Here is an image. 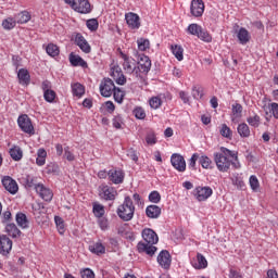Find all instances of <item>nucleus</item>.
<instances>
[{"label": "nucleus", "mask_w": 278, "mask_h": 278, "mask_svg": "<svg viewBox=\"0 0 278 278\" xmlns=\"http://www.w3.org/2000/svg\"><path fill=\"white\" fill-rule=\"evenodd\" d=\"M132 112L139 121H144V118H147V113L144 112V109L140 106H137Z\"/></svg>", "instance_id": "nucleus-46"}, {"label": "nucleus", "mask_w": 278, "mask_h": 278, "mask_svg": "<svg viewBox=\"0 0 278 278\" xmlns=\"http://www.w3.org/2000/svg\"><path fill=\"white\" fill-rule=\"evenodd\" d=\"M70 62L72 66H81L83 68H86L88 66V63H86L81 56L74 54L73 52L70 54Z\"/></svg>", "instance_id": "nucleus-25"}, {"label": "nucleus", "mask_w": 278, "mask_h": 278, "mask_svg": "<svg viewBox=\"0 0 278 278\" xmlns=\"http://www.w3.org/2000/svg\"><path fill=\"white\" fill-rule=\"evenodd\" d=\"M113 97L116 103H123L125 99V91L121 90V88L115 87V90H113Z\"/></svg>", "instance_id": "nucleus-36"}, {"label": "nucleus", "mask_w": 278, "mask_h": 278, "mask_svg": "<svg viewBox=\"0 0 278 278\" xmlns=\"http://www.w3.org/2000/svg\"><path fill=\"white\" fill-rule=\"evenodd\" d=\"M172 53L175 55L176 60L178 62H181L184 60V48L179 45L172 46Z\"/></svg>", "instance_id": "nucleus-31"}, {"label": "nucleus", "mask_w": 278, "mask_h": 278, "mask_svg": "<svg viewBox=\"0 0 278 278\" xmlns=\"http://www.w3.org/2000/svg\"><path fill=\"white\" fill-rule=\"evenodd\" d=\"M151 71V59L147 55H141L140 60L138 61V66L136 67L135 75H138L139 73H149Z\"/></svg>", "instance_id": "nucleus-8"}, {"label": "nucleus", "mask_w": 278, "mask_h": 278, "mask_svg": "<svg viewBox=\"0 0 278 278\" xmlns=\"http://www.w3.org/2000/svg\"><path fill=\"white\" fill-rule=\"evenodd\" d=\"M150 106L152 110H157L159 108L162 106V99L160 97H153L150 99Z\"/></svg>", "instance_id": "nucleus-50"}, {"label": "nucleus", "mask_w": 278, "mask_h": 278, "mask_svg": "<svg viewBox=\"0 0 278 278\" xmlns=\"http://www.w3.org/2000/svg\"><path fill=\"white\" fill-rule=\"evenodd\" d=\"M46 51L50 58H58V55H60V48L53 43H49L46 48Z\"/></svg>", "instance_id": "nucleus-33"}, {"label": "nucleus", "mask_w": 278, "mask_h": 278, "mask_svg": "<svg viewBox=\"0 0 278 278\" xmlns=\"http://www.w3.org/2000/svg\"><path fill=\"white\" fill-rule=\"evenodd\" d=\"M73 10L79 14H90V12H92V7L88 0H75Z\"/></svg>", "instance_id": "nucleus-7"}, {"label": "nucleus", "mask_w": 278, "mask_h": 278, "mask_svg": "<svg viewBox=\"0 0 278 278\" xmlns=\"http://www.w3.org/2000/svg\"><path fill=\"white\" fill-rule=\"evenodd\" d=\"M12 222V212L10 211H4L2 213V216H1V223L3 225H8V223H11Z\"/></svg>", "instance_id": "nucleus-52"}, {"label": "nucleus", "mask_w": 278, "mask_h": 278, "mask_svg": "<svg viewBox=\"0 0 278 278\" xmlns=\"http://www.w3.org/2000/svg\"><path fill=\"white\" fill-rule=\"evenodd\" d=\"M75 45L79 47L80 51L83 53H90L92 51V48L90 47V43H88V40L81 35V33H77L74 40Z\"/></svg>", "instance_id": "nucleus-12"}, {"label": "nucleus", "mask_w": 278, "mask_h": 278, "mask_svg": "<svg viewBox=\"0 0 278 278\" xmlns=\"http://www.w3.org/2000/svg\"><path fill=\"white\" fill-rule=\"evenodd\" d=\"M214 162L219 173H227V170H229V168L231 167V164L232 166H235V168H240V163L231 162L229 157L225 156V154L215 153Z\"/></svg>", "instance_id": "nucleus-3"}, {"label": "nucleus", "mask_w": 278, "mask_h": 278, "mask_svg": "<svg viewBox=\"0 0 278 278\" xmlns=\"http://www.w3.org/2000/svg\"><path fill=\"white\" fill-rule=\"evenodd\" d=\"M122 123H123V119L121 118V116H115L113 118V127H115V129H121Z\"/></svg>", "instance_id": "nucleus-62"}, {"label": "nucleus", "mask_w": 278, "mask_h": 278, "mask_svg": "<svg viewBox=\"0 0 278 278\" xmlns=\"http://www.w3.org/2000/svg\"><path fill=\"white\" fill-rule=\"evenodd\" d=\"M237 37L241 45H247V42L251 40V36L249 35V30H247V28H240Z\"/></svg>", "instance_id": "nucleus-29"}, {"label": "nucleus", "mask_w": 278, "mask_h": 278, "mask_svg": "<svg viewBox=\"0 0 278 278\" xmlns=\"http://www.w3.org/2000/svg\"><path fill=\"white\" fill-rule=\"evenodd\" d=\"M139 51H147L151 45L149 39L141 38L137 41Z\"/></svg>", "instance_id": "nucleus-42"}, {"label": "nucleus", "mask_w": 278, "mask_h": 278, "mask_svg": "<svg viewBox=\"0 0 278 278\" xmlns=\"http://www.w3.org/2000/svg\"><path fill=\"white\" fill-rule=\"evenodd\" d=\"M190 12L195 18L203 16V12H205V3H203V0H192Z\"/></svg>", "instance_id": "nucleus-9"}, {"label": "nucleus", "mask_w": 278, "mask_h": 278, "mask_svg": "<svg viewBox=\"0 0 278 278\" xmlns=\"http://www.w3.org/2000/svg\"><path fill=\"white\" fill-rule=\"evenodd\" d=\"M188 34L191 36H199V31H201V25L199 24H190L187 28Z\"/></svg>", "instance_id": "nucleus-43"}, {"label": "nucleus", "mask_w": 278, "mask_h": 278, "mask_svg": "<svg viewBox=\"0 0 278 278\" xmlns=\"http://www.w3.org/2000/svg\"><path fill=\"white\" fill-rule=\"evenodd\" d=\"M108 175L110 181L115 185L123 184L125 180V173L123 170L111 169L108 172Z\"/></svg>", "instance_id": "nucleus-19"}, {"label": "nucleus", "mask_w": 278, "mask_h": 278, "mask_svg": "<svg viewBox=\"0 0 278 278\" xmlns=\"http://www.w3.org/2000/svg\"><path fill=\"white\" fill-rule=\"evenodd\" d=\"M10 155L14 162H21L23 160V150L21 147H13L10 149Z\"/></svg>", "instance_id": "nucleus-28"}, {"label": "nucleus", "mask_w": 278, "mask_h": 278, "mask_svg": "<svg viewBox=\"0 0 278 278\" xmlns=\"http://www.w3.org/2000/svg\"><path fill=\"white\" fill-rule=\"evenodd\" d=\"M157 262L162 268H164L165 270H168L173 262L170 257V253L167 250H162L157 255Z\"/></svg>", "instance_id": "nucleus-11"}, {"label": "nucleus", "mask_w": 278, "mask_h": 278, "mask_svg": "<svg viewBox=\"0 0 278 278\" xmlns=\"http://www.w3.org/2000/svg\"><path fill=\"white\" fill-rule=\"evenodd\" d=\"M15 21H16V23H20V25L29 23V21H31V14H29V12H27V11H23L16 15Z\"/></svg>", "instance_id": "nucleus-30"}, {"label": "nucleus", "mask_w": 278, "mask_h": 278, "mask_svg": "<svg viewBox=\"0 0 278 278\" xmlns=\"http://www.w3.org/2000/svg\"><path fill=\"white\" fill-rule=\"evenodd\" d=\"M64 157H65V160H67V162H75V154H73V152H71L70 147L64 148Z\"/></svg>", "instance_id": "nucleus-53"}, {"label": "nucleus", "mask_w": 278, "mask_h": 278, "mask_svg": "<svg viewBox=\"0 0 278 278\" xmlns=\"http://www.w3.org/2000/svg\"><path fill=\"white\" fill-rule=\"evenodd\" d=\"M232 114L235 116H240V114H242V104L240 103L232 104Z\"/></svg>", "instance_id": "nucleus-59"}, {"label": "nucleus", "mask_w": 278, "mask_h": 278, "mask_svg": "<svg viewBox=\"0 0 278 278\" xmlns=\"http://www.w3.org/2000/svg\"><path fill=\"white\" fill-rule=\"evenodd\" d=\"M197 261L198 263H192L193 268H195L197 270H203V268H207V260L205 258V256H203V254L198 253Z\"/></svg>", "instance_id": "nucleus-24"}, {"label": "nucleus", "mask_w": 278, "mask_h": 278, "mask_svg": "<svg viewBox=\"0 0 278 278\" xmlns=\"http://www.w3.org/2000/svg\"><path fill=\"white\" fill-rule=\"evenodd\" d=\"M219 155H224V157H233L236 154L225 147L220 148V152H217Z\"/></svg>", "instance_id": "nucleus-54"}, {"label": "nucleus", "mask_w": 278, "mask_h": 278, "mask_svg": "<svg viewBox=\"0 0 278 278\" xmlns=\"http://www.w3.org/2000/svg\"><path fill=\"white\" fill-rule=\"evenodd\" d=\"M12 251V241L5 235H0V253L1 255H10Z\"/></svg>", "instance_id": "nucleus-16"}, {"label": "nucleus", "mask_w": 278, "mask_h": 278, "mask_svg": "<svg viewBox=\"0 0 278 278\" xmlns=\"http://www.w3.org/2000/svg\"><path fill=\"white\" fill-rule=\"evenodd\" d=\"M116 89L114 81L110 78H104V80L100 84V94L103 97H112V93Z\"/></svg>", "instance_id": "nucleus-5"}, {"label": "nucleus", "mask_w": 278, "mask_h": 278, "mask_svg": "<svg viewBox=\"0 0 278 278\" xmlns=\"http://www.w3.org/2000/svg\"><path fill=\"white\" fill-rule=\"evenodd\" d=\"M149 201L150 203H160V201H162V195L157 191H152L149 194Z\"/></svg>", "instance_id": "nucleus-49"}, {"label": "nucleus", "mask_w": 278, "mask_h": 278, "mask_svg": "<svg viewBox=\"0 0 278 278\" xmlns=\"http://www.w3.org/2000/svg\"><path fill=\"white\" fill-rule=\"evenodd\" d=\"M198 37L200 40H203V42H212V35H210L207 30L203 29V27L200 28Z\"/></svg>", "instance_id": "nucleus-38"}, {"label": "nucleus", "mask_w": 278, "mask_h": 278, "mask_svg": "<svg viewBox=\"0 0 278 278\" xmlns=\"http://www.w3.org/2000/svg\"><path fill=\"white\" fill-rule=\"evenodd\" d=\"M24 179H25V186L27 188H35L36 190V186H40V184L38 182V180H36L35 177L26 176Z\"/></svg>", "instance_id": "nucleus-40"}, {"label": "nucleus", "mask_w": 278, "mask_h": 278, "mask_svg": "<svg viewBox=\"0 0 278 278\" xmlns=\"http://www.w3.org/2000/svg\"><path fill=\"white\" fill-rule=\"evenodd\" d=\"M219 132H220V136H223V138H227L228 140H231V128H229L227 124L222 125Z\"/></svg>", "instance_id": "nucleus-41"}, {"label": "nucleus", "mask_w": 278, "mask_h": 278, "mask_svg": "<svg viewBox=\"0 0 278 278\" xmlns=\"http://www.w3.org/2000/svg\"><path fill=\"white\" fill-rule=\"evenodd\" d=\"M41 90H43V92H47V90H51V81L43 80L41 84Z\"/></svg>", "instance_id": "nucleus-63"}, {"label": "nucleus", "mask_w": 278, "mask_h": 278, "mask_svg": "<svg viewBox=\"0 0 278 278\" xmlns=\"http://www.w3.org/2000/svg\"><path fill=\"white\" fill-rule=\"evenodd\" d=\"M17 77L20 79V84H22L23 86H28L29 81L31 80L29 71H27L26 68H21L17 73Z\"/></svg>", "instance_id": "nucleus-21"}, {"label": "nucleus", "mask_w": 278, "mask_h": 278, "mask_svg": "<svg viewBox=\"0 0 278 278\" xmlns=\"http://www.w3.org/2000/svg\"><path fill=\"white\" fill-rule=\"evenodd\" d=\"M237 131L241 138H249L251 136V128H249V125L247 123H241L237 127Z\"/></svg>", "instance_id": "nucleus-27"}, {"label": "nucleus", "mask_w": 278, "mask_h": 278, "mask_svg": "<svg viewBox=\"0 0 278 278\" xmlns=\"http://www.w3.org/2000/svg\"><path fill=\"white\" fill-rule=\"evenodd\" d=\"M250 186L252 190H257L260 188V180H257L256 176L250 177Z\"/></svg>", "instance_id": "nucleus-56"}, {"label": "nucleus", "mask_w": 278, "mask_h": 278, "mask_svg": "<svg viewBox=\"0 0 278 278\" xmlns=\"http://www.w3.org/2000/svg\"><path fill=\"white\" fill-rule=\"evenodd\" d=\"M72 92L74 97H84V94L86 93V89L81 84L76 83L72 85Z\"/></svg>", "instance_id": "nucleus-32"}, {"label": "nucleus", "mask_w": 278, "mask_h": 278, "mask_svg": "<svg viewBox=\"0 0 278 278\" xmlns=\"http://www.w3.org/2000/svg\"><path fill=\"white\" fill-rule=\"evenodd\" d=\"M89 251L91 253H94V255H104L105 253V245L101 242H96L91 245H89Z\"/></svg>", "instance_id": "nucleus-26"}, {"label": "nucleus", "mask_w": 278, "mask_h": 278, "mask_svg": "<svg viewBox=\"0 0 278 278\" xmlns=\"http://www.w3.org/2000/svg\"><path fill=\"white\" fill-rule=\"evenodd\" d=\"M170 163H172V166H174V168L176 170H178V173H185V170H186V159H184V156L181 154H178V153L172 154Z\"/></svg>", "instance_id": "nucleus-6"}, {"label": "nucleus", "mask_w": 278, "mask_h": 278, "mask_svg": "<svg viewBox=\"0 0 278 278\" xmlns=\"http://www.w3.org/2000/svg\"><path fill=\"white\" fill-rule=\"evenodd\" d=\"M270 112L273 113L274 118H278V103L273 102L269 104Z\"/></svg>", "instance_id": "nucleus-61"}, {"label": "nucleus", "mask_w": 278, "mask_h": 278, "mask_svg": "<svg viewBox=\"0 0 278 278\" xmlns=\"http://www.w3.org/2000/svg\"><path fill=\"white\" fill-rule=\"evenodd\" d=\"M5 231H7L8 236H10L11 238H21L22 232L18 229V227H16V224H14V223L7 224Z\"/></svg>", "instance_id": "nucleus-22"}, {"label": "nucleus", "mask_w": 278, "mask_h": 278, "mask_svg": "<svg viewBox=\"0 0 278 278\" xmlns=\"http://www.w3.org/2000/svg\"><path fill=\"white\" fill-rule=\"evenodd\" d=\"M229 278H242V275L235 269H230Z\"/></svg>", "instance_id": "nucleus-64"}, {"label": "nucleus", "mask_w": 278, "mask_h": 278, "mask_svg": "<svg viewBox=\"0 0 278 278\" xmlns=\"http://www.w3.org/2000/svg\"><path fill=\"white\" fill-rule=\"evenodd\" d=\"M116 75H117V78L115 79L116 84H118V86H125L127 81V78H125V75L118 73V71L113 72V76L116 77Z\"/></svg>", "instance_id": "nucleus-51"}, {"label": "nucleus", "mask_w": 278, "mask_h": 278, "mask_svg": "<svg viewBox=\"0 0 278 278\" xmlns=\"http://www.w3.org/2000/svg\"><path fill=\"white\" fill-rule=\"evenodd\" d=\"M80 276L83 278H94V271L90 268H86L80 271Z\"/></svg>", "instance_id": "nucleus-55"}, {"label": "nucleus", "mask_w": 278, "mask_h": 278, "mask_svg": "<svg viewBox=\"0 0 278 278\" xmlns=\"http://www.w3.org/2000/svg\"><path fill=\"white\" fill-rule=\"evenodd\" d=\"M117 194L118 192H116L113 187H110L108 185L101 187L100 197L101 199H104V201H114Z\"/></svg>", "instance_id": "nucleus-14"}, {"label": "nucleus", "mask_w": 278, "mask_h": 278, "mask_svg": "<svg viewBox=\"0 0 278 278\" xmlns=\"http://www.w3.org/2000/svg\"><path fill=\"white\" fill-rule=\"evenodd\" d=\"M199 164L202 165V168H212V160L207 155H202L199 157Z\"/></svg>", "instance_id": "nucleus-39"}, {"label": "nucleus", "mask_w": 278, "mask_h": 278, "mask_svg": "<svg viewBox=\"0 0 278 278\" xmlns=\"http://www.w3.org/2000/svg\"><path fill=\"white\" fill-rule=\"evenodd\" d=\"M192 97L193 99H203V91L201 88L193 87L192 88Z\"/></svg>", "instance_id": "nucleus-57"}, {"label": "nucleus", "mask_w": 278, "mask_h": 278, "mask_svg": "<svg viewBox=\"0 0 278 278\" xmlns=\"http://www.w3.org/2000/svg\"><path fill=\"white\" fill-rule=\"evenodd\" d=\"M136 212V206H134V201L130 197H126L123 204L117 208V216L125 223H129L134 218Z\"/></svg>", "instance_id": "nucleus-2"}, {"label": "nucleus", "mask_w": 278, "mask_h": 278, "mask_svg": "<svg viewBox=\"0 0 278 278\" xmlns=\"http://www.w3.org/2000/svg\"><path fill=\"white\" fill-rule=\"evenodd\" d=\"M86 25L90 31H97L99 29V21L97 18L88 20Z\"/></svg>", "instance_id": "nucleus-47"}, {"label": "nucleus", "mask_w": 278, "mask_h": 278, "mask_svg": "<svg viewBox=\"0 0 278 278\" xmlns=\"http://www.w3.org/2000/svg\"><path fill=\"white\" fill-rule=\"evenodd\" d=\"M98 225L100 227V229H102V231H108L109 227H110V223L108 222V218L105 217H98Z\"/></svg>", "instance_id": "nucleus-48"}, {"label": "nucleus", "mask_w": 278, "mask_h": 278, "mask_svg": "<svg viewBox=\"0 0 278 278\" xmlns=\"http://www.w3.org/2000/svg\"><path fill=\"white\" fill-rule=\"evenodd\" d=\"M93 214L96 218H101L105 216V206L99 203H93Z\"/></svg>", "instance_id": "nucleus-34"}, {"label": "nucleus", "mask_w": 278, "mask_h": 278, "mask_svg": "<svg viewBox=\"0 0 278 278\" xmlns=\"http://www.w3.org/2000/svg\"><path fill=\"white\" fill-rule=\"evenodd\" d=\"M54 222H55L56 229H58L59 233L61 236H63V233L65 231L64 230V219H62V217H60V216H55L54 217Z\"/></svg>", "instance_id": "nucleus-45"}, {"label": "nucleus", "mask_w": 278, "mask_h": 278, "mask_svg": "<svg viewBox=\"0 0 278 278\" xmlns=\"http://www.w3.org/2000/svg\"><path fill=\"white\" fill-rule=\"evenodd\" d=\"M146 142L147 144H156L157 139L155 138V134L153 132L148 134L146 137Z\"/></svg>", "instance_id": "nucleus-58"}, {"label": "nucleus", "mask_w": 278, "mask_h": 278, "mask_svg": "<svg viewBox=\"0 0 278 278\" xmlns=\"http://www.w3.org/2000/svg\"><path fill=\"white\" fill-rule=\"evenodd\" d=\"M125 18L130 29H140V16L138 14L129 12L126 13Z\"/></svg>", "instance_id": "nucleus-18"}, {"label": "nucleus", "mask_w": 278, "mask_h": 278, "mask_svg": "<svg viewBox=\"0 0 278 278\" xmlns=\"http://www.w3.org/2000/svg\"><path fill=\"white\" fill-rule=\"evenodd\" d=\"M15 220L22 229H28L29 228V219H27V215L25 213H17L15 216Z\"/></svg>", "instance_id": "nucleus-23"}, {"label": "nucleus", "mask_w": 278, "mask_h": 278, "mask_svg": "<svg viewBox=\"0 0 278 278\" xmlns=\"http://www.w3.org/2000/svg\"><path fill=\"white\" fill-rule=\"evenodd\" d=\"M36 192L39 194L40 199L47 201L48 203L53 200V191L40 184L36 186Z\"/></svg>", "instance_id": "nucleus-15"}, {"label": "nucleus", "mask_w": 278, "mask_h": 278, "mask_svg": "<svg viewBox=\"0 0 278 278\" xmlns=\"http://www.w3.org/2000/svg\"><path fill=\"white\" fill-rule=\"evenodd\" d=\"M146 214L148 218H160V215L162 214V208L157 205H149L146 208Z\"/></svg>", "instance_id": "nucleus-20"}, {"label": "nucleus", "mask_w": 278, "mask_h": 278, "mask_svg": "<svg viewBox=\"0 0 278 278\" xmlns=\"http://www.w3.org/2000/svg\"><path fill=\"white\" fill-rule=\"evenodd\" d=\"M142 238L144 242H139L137 249L139 253H147V255L152 257V255H155V251H157V248L153 244H157L160 238L157 237V233L150 228L143 229Z\"/></svg>", "instance_id": "nucleus-1"}, {"label": "nucleus", "mask_w": 278, "mask_h": 278, "mask_svg": "<svg viewBox=\"0 0 278 278\" xmlns=\"http://www.w3.org/2000/svg\"><path fill=\"white\" fill-rule=\"evenodd\" d=\"M55 97L56 93L52 89L43 92L45 101H47L48 103H53V101H55Z\"/></svg>", "instance_id": "nucleus-44"}, {"label": "nucleus", "mask_w": 278, "mask_h": 278, "mask_svg": "<svg viewBox=\"0 0 278 278\" xmlns=\"http://www.w3.org/2000/svg\"><path fill=\"white\" fill-rule=\"evenodd\" d=\"M2 27L3 29H14V27H16V20H14L13 17H8L5 20L2 21Z\"/></svg>", "instance_id": "nucleus-37"}, {"label": "nucleus", "mask_w": 278, "mask_h": 278, "mask_svg": "<svg viewBox=\"0 0 278 278\" xmlns=\"http://www.w3.org/2000/svg\"><path fill=\"white\" fill-rule=\"evenodd\" d=\"M214 191L210 187H198L195 188V199L199 201H207Z\"/></svg>", "instance_id": "nucleus-17"}, {"label": "nucleus", "mask_w": 278, "mask_h": 278, "mask_svg": "<svg viewBox=\"0 0 278 278\" xmlns=\"http://www.w3.org/2000/svg\"><path fill=\"white\" fill-rule=\"evenodd\" d=\"M2 186L10 194H16L18 192V184L10 176L2 178Z\"/></svg>", "instance_id": "nucleus-13"}, {"label": "nucleus", "mask_w": 278, "mask_h": 278, "mask_svg": "<svg viewBox=\"0 0 278 278\" xmlns=\"http://www.w3.org/2000/svg\"><path fill=\"white\" fill-rule=\"evenodd\" d=\"M247 123L251 126V127H260V123H262V118L260 117V115L254 114L251 115L247 118Z\"/></svg>", "instance_id": "nucleus-35"}, {"label": "nucleus", "mask_w": 278, "mask_h": 278, "mask_svg": "<svg viewBox=\"0 0 278 278\" xmlns=\"http://www.w3.org/2000/svg\"><path fill=\"white\" fill-rule=\"evenodd\" d=\"M199 154H197V153H193L192 154V156H191V159H190V161H189V166L191 167V168H193V170H197V160L199 161Z\"/></svg>", "instance_id": "nucleus-60"}, {"label": "nucleus", "mask_w": 278, "mask_h": 278, "mask_svg": "<svg viewBox=\"0 0 278 278\" xmlns=\"http://www.w3.org/2000/svg\"><path fill=\"white\" fill-rule=\"evenodd\" d=\"M122 60H124L123 68L126 73H136V60L129 58L123 51L119 52Z\"/></svg>", "instance_id": "nucleus-10"}, {"label": "nucleus", "mask_w": 278, "mask_h": 278, "mask_svg": "<svg viewBox=\"0 0 278 278\" xmlns=\"http://www.w3.org/2000/svg\"><path fill=\"white\" fill-rule=\"evenodd\" d=\"M17 125L20 129L24 131V134H28L29 136H34L36 134L34 130V124H31V118H29V115L27 114L18 116Z\"/></svg>", "instance_id": "nucleus-4"}]
</instances>
